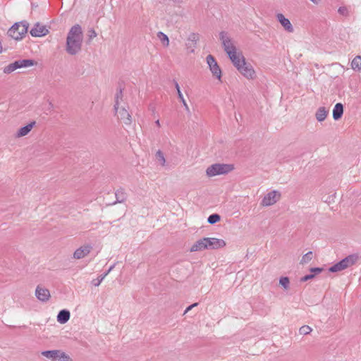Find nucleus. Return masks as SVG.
Returning a JSON list of instances; mask_svg holds the SVG:
<instances>
[{
    "instance_id": "1",
    "label": "nucleus",
    "mask_w": 361,
    "mask_h": 361,
    "mask_svg": "<svg viewBox=\"0 0 361 361\" xmlns=\"http://www.w3.org/2000/svg\"><path fill=\"white\" fill-rule=\"evenodd\" d=\"M219 39L221 41L224 51L228 54L233 66L237 68L245 61V59L240 51H238L233 41L226 32H221Z\"/></svg>"
},
{
    "instance_id": "2",
    "label": "nucleus",
    "mask_w": 361,
    "mask_h": 361,
    "mask_svg": "<svg viewBox=\"0 0 361 361\" xmlns=\"http://www.w3.org/2000/svg\"><path fill=\"white\" fill-rule=\"evenodd\" d=\"M83 35L82 27L75 25L69 30L66 39V51L71 55L76 54L81 49Z\"/></svg>"
},
{
    "instance_id": "3",
    "label": "nucleus",
    "mask_w": 361,
    "mask_h": 361,
    "mask_svg": "<svg viewBox=\"0 0 361 361\" xmlns=\"http://www.w3.org/2000/svg\"><path fill=\"white\" fill-rule=\"evenodd\" d=\"M29 27V23L24 20L18 23H16L12 27L8 30V35L16 40H20L23 38L27 32Z\"/></svg>"
},
{
    "instance_id": "4",
    "label": "nucleus",
    "mask_w": 361,
    "mask_h": 361,
    "mask_svg": "<svg viewBox=\"0 0 361 361\" xmlns=\"http://www.w3.org/2000/svg\"><path fill=\"white\" fill-rule=\"evenodd\" d=\"M233 169L231 164H215L209 166L206 170V173L209 177H213L218 175L226 174Z\"/></svg>"
},
{
    "instance_id": "5",
    "label": "nucleus",
    "mask_w": 361,
    "mask_h": 361,
    "mask_svg": "<svg viewBox=\"0 0 361 361\" xmlns=\"http://www.w3.org/2000/svg\"><path fill=\"white\" fill-rule=\"evenodd\" d=\"M35 64L36 62L32 59L18 60L5 66L3 71L6 74H9L18 68H27Z\"/></svg>"
},
{
    "instance_id": "6",
    "label": "nucleus",
    "mask_w": 361,
    "mask_h": 361,
    "mask_svg": "<svg viewBox=\"0 0 361 361\" xmlns=\"http://www.w3.org/2000/svg\"><path fill=\"white\" fill-rule=\"evenodd\" d=\"M42 355L51 361H72L67 353L60 350H44Z\"/></svg>"
},
{
    "instance_id": "7",
    "label": "nucleus",
    "mask_w": 361,
    "mask_h": 361,
    "mask_svg": "<svg viewBox=\"0 0 361 361\" xmlns=\"http://www.w3.org/2000/svg\"><path fill=\"white\" fill-rule=\"evenodd\" d=\"M281 197V193L276 190L267 192L262 198L260 204L262 207H270L278 202Z\"/></svg>"
},
{
    "instance_id": "8",
    "label": "nucleus",
    "mask_w": 361,
    "mask_h": 361,
    "mask_svg": "<svg viewBox=\"0 0 361 361\" xmlns=\"http://www.w3.org/2000/svg\"><path fill=\"white\" fill-rule=\"evenodd\" d=\"M207 63L209 68L212 73L213 77L216 78L219 81H221V70L218 65L216 59L212 55H208L206 58Z\"/></svg>"
},
{
    "instance_id": "9",
    "label": "nucleus",
    "mask_w": 361,
    "mask_h": 361,
    "mask_svg": "<svg viewBox=\"0 0 361 361\" xmlns=\"http://www.w3.org/2000/svg\"><path fill=\"white\" fill-rule=\"evenodd\" d=\"M237 70L247 80H254L257 77L256 72L253 66L246 61L238 66Z\"/></svg>"
},
{
    "instance_id": "10",
    "label": "nucleus",
    "mask_w": 361,
    "mask_h": 361,
    "mask_svg": "<svg viewBox=\"0 0 361 361\" xmlns=\"http://www.w3.org/2000/svg\"><path fill=\"white\" fill-rule=\"evenodd\" d=\"M92 248V245L90 243L83 244L74 251L73 258L75 259H83L91 252Z\"/></svg>"
},
{
    "instance_id": "11",
    "label": "nucleus",
    "mask_w": 361,
    "mask_h": 361,
    "mask_svg": "<svg viewBox=\"0 0 361 361\" xmlns=\"http://www.w3.org/2000/svg\"><path fill=\"white\" fill-rule=\"evenodd\" d=\"M207 243V250H216L222 248L226 245V242L223 239L216 238H205Z\"/></svg>"
},
{
    "instance_id": "12",
    "label": "nucleus",
    "mask_w": 361,
    "mask_h": 361,
    "mask_svg": "<svg viewBox=\"0 0 361 361\" xmlns=\"http://www.w3.org/2000/svg\"><path fill=\"white\" fill-rule=\"evenodd\" d=\"M48 32L49 31L45 25L37 23L30 30V33L32 37H40L45 36Z\"/></svg>"
},
{
    "instance_id": "13",
    "label": "nucleus",
    "mask_w": 361,
    "mask_h": 361,
    "mask_svg": "<svg viewBox=\"0 0 361 361\" xmlns=\"http://www.w3.org/2000/svg\"><path fill=\"white\" fill-rule=\"evenodd\" d=\"M276 19L286 32L289 33H292L294 32V28L290 21L288 18H286L283 14H276Z\"/></svg>"
},
{
    "instance_id": "14",
    "label": "nucleus",
    "mask_w": 361,
    "mask_h": 361,
    "mask_svg": "<svg viewBox=\"0 0 361 361\" xmlns=\"http://www.w3.org/2000/svg\"><path fill=\"white\" fill-rule=\"evenodd\" d=\"M35 295L42 302L48 301L51 297L49 290L39 286H37L36 288Z\"/></svg>"
},
{
    "instance_id": "15",
    "label": "nucleus",
    "mask_w": 361,
    "mask_h": 361,
    "mask_svg": "<svg viewBox=\"0 0 361 361\" xmlns=\"http://www.w3.org/2000/svg\"><path fill=\"white\" fill-rule=\"evenodd\" d=\"M198 39H199V36L197 34L192 33L191 35H190V36L188 39V42H186V44H185L186 49H187V51L188 53H194L195 52L197 42L198 41Z\"/></svg>"
},
{
    "instance_id": "16",
    "label": "nucleus",
    "mask_w": 361,
    "mask_h": 361,
    "mask_svg": "<svg viewBox=\"0 0 361 361\" xmlns=\"http://www.w3.org/2000/svg\"><path fill=\"white\" fill-rule=\"evenodd\" d=\"M115 111L118 118L123 121L125 124L129 125L131 123V116L125 108L118 106V110Z\"/></svg>"
},
{
    "instance_id": "17",
    "label": "nucleus",
    "mask_w": 361,
    "mask_h": 361,
    "mask_svg": "<svg viewBox=\"0 0 361 361\" xmlns=\"http://www.w3.org/2000/svg\"><path fill=\"white\" fill-rule=\"evenodd\" d=\"M360 256L357 253L350 255L342 259L345 269L356 264L360 260Z\"/></svg>"
},
{
    "instance_id": "18",
    "label": "nucleus",
    "mask_w": 361,
    "mask_h": 361,
    "mask_svg": "<svg viewBox=\"0 0 361 361\" xmlns=\"http://www.w3.org/2000/svg\"><path fill=\"white\" fill-rule=\"evenodd\" d=\"M206 238H203L196 241L190 248V251L200 252L207 250V243H205Z\"/></svg>"
},
{
    "instance_id": "19",
    "label": "nucleus",
    "mask_w": 361,
    "mask_h": 361,
    "mask_svg": "<svg viewBox=\"0 0 361 361\" xmlns=\"http://www.w3.org/2000/svg\"><path fill=\"white\" fill-rule=\"evenodd\" d=\"M329 114V110L324 106H320L317 109L315 113V117L317 121H324Z\"/></svg>"
},
{
    "instance_id": "20",
    "label": "nucleus",
    "mask_w": 361,
    "mask_h": 361,
    "mask_svg": "<svg viewBox=\"0 0 361 361\" xmlns=\"http://www.w3.org/2000/svg\"><path fill=\"white\" fill-rule=\"evenodd\" d=\"M35 125V122L33 121L27 126L20 128L16 133V137H20L27 135L31 131Z\"/></svg>"
},
{
    "instance_id": "21",
    "label": "nucleus",
    "mask_w": 361,
    "mask_h": 361,
    "mask_svg": "<svg viewBox=\"0 0 361 361\" xmlns=\"http://www.w3.org/2000/svg\"><path fill=\"white\" fill-rule=\"evenodd\" d=\"M70 312L67 310H61L57 315V321L60 324H66L70 319Z\"/></svg>"
},
{
    "instance_id": "22",
    "label": "nucleus",
    "mask_w": 361,
    "mask_h": 361,
    "mask_svg": "<svg viewBox=\"0 0 361 361\" xmlns=\"http://www.w3.org/2000/svg\"><path fill=\"white\" fill-rule=\"evenodd\" d=\"M343 114V106L341 103H337L333 109V118L334 120L341 118Z\"/></svg>"
},
{
    "instance_id": "23",
    "label": "nucleus",
    "mask_w": 361,
    "mask_h": 361,
    "mask_svg": "<svg viewBox=\"0 0 361 361\" xmlns=\"http://www.w3.org/2000/svg\"><path fill=\"white\" fill-rule=\"evenodd\" d=\"M155 160L157 164L161 166L164 167L166 165V160L164 155V153L161 150H158L155 153Z\"/></svg>"
},
{
    "instance_id": "24",
    "label": "nucleus",
    "mask_w": 361,
    "mask_h": 361,
    "mask_svg": "<svg viewBox=\"0 0 361 361\" xmlns=\"http://www.w3.org/2000/svg\"><path fill=\"white\" fill-rule=\"evenodd\" d=\"M351 68L361 73V56H355L351 62Z\"/></svg>"
},
{
    "instance_id": "25",
    "label": "nucleus",
    "mask_w": 361,
    "mask_h": 361,
    "mask_svg": "<svg viewBox=\"0 0 361 361\" xmlns=\"http://www.w3.org/2000/svg\"><path fill=\"white\" fill-rule=\"evenodd\" d=\"M115 195H116V201L115 203L123 202L126 199V193L123 189H119V190H116Z\"/></svg>"
},
{
    "instance_id": "26",
    "label": "nucleus",
    "mask_w": 361,
    "mask_h": 361,
    "mask_svg": "<svg viewBox=\"0 0 361 361\" xmlns=\"http://www.w3.org/2000/svg\"><path fill=\"white\" fill-rule=\"evenodd\" d=\"M344 269H345V268L344 267V264H343L342 260H341L338 263H336L334 265L331 266L329 268V270L331 272H337V271H341L344 270Z\"/></svg>"
},
{
    "instance_id": "27",
    "label": "nucleus",
    "mask_w": 361,
    "mask_h": 361,
    "mask_svg": "<svg viewBox=\"0 0 361 361\" xmlns=\"http://www.w3.org/2000/svg\"><path fill=\"white\" fill-rule=\"evenodd\" d=\"M313 258V252L312 251H310L305 254L300 262V264H306L309 263Z\"/></svg>"
},
{
    "instance_id": "28",
    "label": "nucleus",
    "mask_w": 361,
    "mask_h": 361,
    "mask_svg": "<svg viewBox=\"0 0 361 361\" xmlns=\"http://www.w3.org/2000/svg\"><path fill=\"white\" fill-rule=\"evenodd\" d=\"M279 284L283 288L284 290H287L290 288V280L287 276H282L279 279Z\"/></svg>"
},
{
    "instance_id": "29",
    "label": "nucleus",
    "mask_w": 361,
    "mask_h": 361,
    "mask_svg": "<svg viewBox=\"0 0 361 361\" xmlns=\"http://www.w3.org/2000/svg\"><path fill=\"white\" fill-rule=\"evenodd\" d=\"M158 36L161 40V42L163 43V44L166 47L169 46V39L166 35L164 34L163 32H160L158 34Z\"/></svg>"
},
{
    "instance_id": "30",
    "label": "nucleus",
    "mask_w": 361,
    "mask_h": 361,
    "mask_svg": "<svg viewBox=\"0 0 361 361\" xmlns=\"http://www.w3.org/2000/svg\"><path fill=\"white\" fill-rule=\"evenodd\" d=\"M120 100H122V91L120 90L116 94L115 97V110H118V106L120 105Z\"/></svg>"
},
{
    "instance_id": "31",
    "label": "nucleus",
    "mask_w": 361,
    "mask_h": 361,
    "mask_svg": "<svg viewBox=\"0 0 361 361\" xmlns=\"http://www.w3.org/2000/svg\"><path fill=\"white\" fill-rule=\"evenodd\" d=\"M220 220V216L217 214H213L208 217V222L211 224H214Z\"/></svg>"
},
{
    "instance_id": "32",
    "label": "nucleus",
    "mask_w": 361,
    "mask_h": 361,
    "mask_svg": "<svg viewBox=\"0 0 361 361\" xmlns=\"http://www.w3.org/2000/svg\"><path fill=\"white\" fill-rule=\"evenodd\" d=\"M312 331V328L307 325L301 326L299 329V333L301 335H307Z\"/></svg>"
},
{
    "instance_id": "33",
    "label": "nucleus",
    "mask_w": 361,
    "mask_h": 361,
    "mask_svg": "<svg viewBox=\"0 0 361 361\" xmlns=\"http://www.w3.org/2000/svg\"><path fill=\"white\" fill-rule=\"evenodd\" d=\"M178 97L179 99L180 100V102H182L183 105L184 106L185 109L187 111H190L189 106L187 104L186 101L185 100L181 91H179V94H178Z\"/></svg>"
},
{
    "instance_id": "34",
    "label": "nucleus",
    "mask_w": 361,
    "mask_h": 361,
    "mask_svg": "<svg viewBox=\"0 0 361 361\" xmlns=\"http://www.w3.org/2000/svg\"><path fill=\"white\" fill-rule=\"evenodd\" d=\"M106 276V274H103V275L99 276L97 279H94L92 281V284L94 286H99Z\"/></svg>"
},
{
    "instance_id": "35",
    "label": "nucleus",
    "mask_w": 361,
    "mask_h": 361,
    "mask_svg": "<svg viewBox=\"0 0 361 361\" xmlns=\"http://www.w3.org/2000/svg\"><path fill=\"white\" fill-rule=\"evenodd\" d=\"M314 277V274H307L300 279L301 282L307 281Z\"/></svg>"
},
{
    "instance_id": "36",
    "label": "nucleus",
    "mask_w": 361,
    "mask_h": 361,
    "mask_svg": "<svg viewBox=\"0 0 361 361\" xmlns=\"http://www.w3.org/2000/svg\"><path fill=\"white\" fill-rule=\"evenodd\" d=\"M322 271V268L316 267V268H311L310 271L314 273L313 274H317L321 273Z\"/></svg>"
},
{
    "instance_id": "37",
    "label": "nucleus",
    "mask_w": 361,
    "mask_h": 361,
    "mask_svg": "<svg viewBox=\"0 0 361 361\" xmlns=\"http://www.w3.org/2000/svg\"><path fill=\"white\" fill-rule=\"evenodd\" d=\"M197 305H198V303L195 302V303H193V304H192L191 305L188 306V307L185 309V312H184L183 314H187V313H188L189 311H190L193 307H195L197 306Z\"/></svg>"
},
{
    "instance_id": "38",
    "label": "nucleus",
    "mask_w": 361,
    "mask_h": 361,
    "mask_svg": "<svg viewBox=\"0 0 361 361\" xmlns=\"http://www.w3.org/2000/svg\"><path fill=\"white\" fill-rule=\"evenodd\" d=\"M97 36V33L94 30H91L89 31V37L90 38H94Z\"/></svg>"
},
{
    "instance_id": "39",
    "label": "nucleus",
    "mask_w": 361,
    "mask_h": 361,
    "mask_svg": "<svg viewBox=\"0 0 361 361\" xmlns=\"http://www.w3.org/2000/svg\"><path fill=\"white\" fill-rule=\"evenodd\" d=\"M345 11H346V8L345 7H341L338 8V12L341 14H344Z\"/></svg>"
},
{
    "instance_id": "40",
    "label": "nucleus",
    "mask_w": 361,
    "mask_h": 361,
    "mask_svg": "<svg viewBox=\"0 0 361 361\" xmlns=\"http://www.w3.org/2000/svg\"><path fill=\"white\" fill-rule=\"evenodd\" d=\"M175 87H176V89L177 90V93L178 94H179V91H180V87H179V85L177 82H175Z\"/></svg>"
},
{
    "instance_id": "41",
    "label": "nucleus",
    "mask_w": 361,
    "mask_h": 361,
    "mask_svg": "<svg viewBox=\"0 0 361 361\" xmlns=\"http://www.w3.org/2000/svg\"><path fill=\"white\" fill-rule=\"evenodd\" d=\"M114 268V265H112L108 269L107 271L104 274H106V276L111 271V270Z\"/></svg>"
},
{
    "instance_id": "42",
    "label": "nucleus",
    "mask_w": 361,
    "mask_h": 361,
    "mask_svg": "<svg viewBox=\"0 0 361 361\" xmlns=\"http://www.w3.org/2000/svg\"><path fill=\"white\" fill-rule=\"evenodd\" d=\"M155 124H156V125H157V126H158V127H160V126H161L160 121H159V119H158V120H157V121H155Z\"/></svg>"
},
{
    "instance_id": "43",
    "label": "nucleus",
    "mask_w": 361,
    "mask_h": 361,
    "mask_svg": "<svg viewBox=\"0 0 361 361\" xmlns=\"http://www.w3.org/2000/svg\"><path fill=\"white\" fill-rule=\"evenodd\" d=\"M171 1L176 4H180L182 2V0H171Z\"/></svg>"
},
{
    "instance_id": "44",
    "label": "nucleus",
    "mask_w": 361,
    "mask_h": 361,
    "mask_svg": "<svg viewBox=\"0 0 361 361\" xmlns=\"http://www.w3.org/2000/svg\"><path fill=\"white\" fill-rule=\"evenodd\" d=\"M312 3L317 4L319 1V0H310Z\"/></svg>"
}]
</instances>
